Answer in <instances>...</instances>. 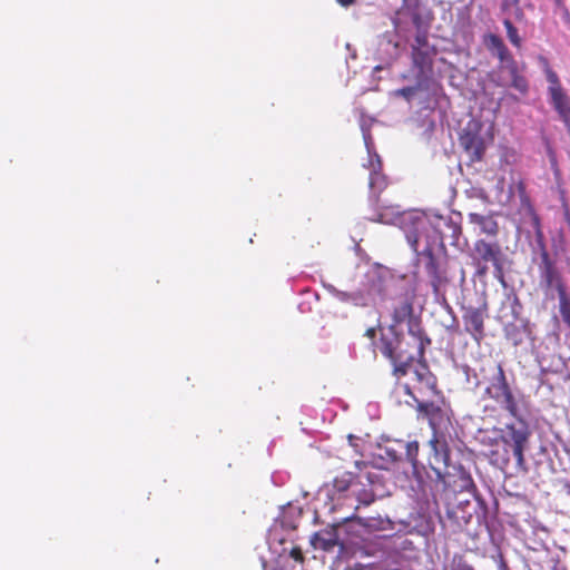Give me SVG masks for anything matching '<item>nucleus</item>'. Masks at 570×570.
<instances>
[{
    "label": "nucleus",
    "mask_w": 570,
    "mask_h": 570,
    "mask_svg": "<svg viewBox=\"0 0 570 570\" xmlns=\"http://www.w3.org/2000/svg\"><path fill=\"white\" fill-rule=\"evenodd\" d=\"M371 220L399 226L415 254L416 264L423 266L433 293L438 295L449 283L448 254L443 235L433 226L425 214L417 209L400 210L385 208Z\"/></svg>",
    "instance_id": "nucleus-1"
},
{
    "label": "nucleus",
    "mask_w": 570,
    "mask_h": 570,
    "mask_svg": "<svg viewBox=\"0 0 570 570\" xmlns=\"http://www.w3.org/2000/svg\"><path fill=\"white\" fill-rule=\"evenodd\" d=\"M385 523L390 520H383L377 517L362 518L355 514L333 518L326 528L314 532L309 538L311 546L317 550H323L335 554V559H343L346 554L345 543L341 538V532L363 538L366 533L385 530Z\"/></svg>",
    "instance_id": "nucleus-2"
},
{
    "label": "nucleus",
    "mask_w": 570,
    "mask_h": 570,
    "mask_svg": "<svg viewBox=\"0 0 570 570\" xmlns=\"http://www.w3.org/2000/svg\"><path fill=\"white\" fill-rule=\"evenodd\" d=\"M392 281L387 272L371 271L365 274L361 285L351 292L341 291L325 281H322V286L342 303H350L356 307H368L375 305L377 299L386 298L387 287Z\"/></svg>",
    "instance_id": "nucleus-3"
},
{
    "label": "nucleus",
    "mask_w": 570,
    "mask_h": 570,
    "mask_svg": "<svg viewBox=\"0 0 570 570\" xmlns=\"http://www.w3.org/2000/svg\"><path fill=\"white\" fill-rule=\"evenodd\" d=\"M460 490L451 487V478L446 479L444 484H440L439 491L435 485L433 491L434 501L438 505H452L454 508L466 507L468 512L481 511V508H488L485 501L476 493L475 484L469 473L462 471L460 474Z\"/></svg>",
    "instance_id": "nucleus-4"
},
{
    "label": "nucleus",
    "mask_w": 570,
    "mask_h": 570,
    "mask_svg": "<svg viewBox=\"0 0 570 570\" xmlns=\"http://www.w3.org/2000/svg\"><path fill=\"white\" fill-rule=\"evenodd\" d=\"M429 469L428 471H422V480L424 479V474L434 482L436 491H439L440 484H444L448 478H452L449 473L450 466V449L448 445L446 436H432L429 440Z\"/></svg>",
    "instance_id": "nucleus-5"
},
{
    "label": "nucleus",
    "mask_w": 570,
    "mask_h": 570,
    "mask_svg": "<svg viewBox=\"0 0 570 570\" xmlns=\"http://www.w3.org/2000/svg\"><path fill=\"white\" fill-rule=\"evenodd\" d=\"M405 393L409 394L416 403L419 416L426 419L432 430V436H446L451 428L449 410L443 402H425L420 401L411 391L409 385L404 386Z\"/></svg>",
    "instance_id": "nucleus-6"
},
{
    "label": "nucleus",
    "mask_w": 570,
    "mask_h": 570,
    "mask_svg": "<svg viewBox=\"0 0 570 570\" xmlns=\"http://www.w3.org/2000/svg\"><path fill=\"white\" fill-rule=\"evenodd\" d=\"M444 512L439 513L440 522L443 528L449 529L451 532L456 533L468 530L469 525L475 523L478 525L487 524L489 513L488 508H481V511L468 512L466 507L459 505H443Z\"/></svg>",
    "instance_id": "nucleus-7"
},
{
    "label": "nucleus",
    "mask_w": 570,
    "mask_h": 570,
    "mask_svg": "<svg viewBox=\"0 0 570 570\" xmlns=\"http://www.w3.org/2000/svg\"><path fill=\"white\" fill-rule=\"evenodd\" d=\"M471 257L473 262L490 263L493 266V277L503 287H507L504 268L509 263V259L498 243H490L484 239H478L473 244Z\"/></svg>",
    "instance_id": "nucleus-8"
},
{
    "label": "nucleus",
    "mask_w": 570,
    "mask_h": 570,
    "mask_svg": "<svg viewBox=\"0 0 570 570\" xmlns=\"http://www.w3.org/2000/svg\"><path fill=\"white\" fill-rule=\"evenodd\" d=\"M513 417L515 421L507 424V430L502 440L507 450L510 449L512 451L517 465L519 468H523L525 463L524 451L528 449L531 431L525 420L519 414L518 409L517 416Z\"/></svg>",
    "instance_id": "nucleus-9"
},
{
    "label": "nucleus",
    "mask_w": 570,
    "mask_h": 570,
    "mask_svg": "<svg viewBox=\"0 0 570 570\" xmlns=\"http://www.w3.org/2000/svg\"><path fill=\"white\" fill-rule=\"evenodd\" d=\"M489 382L485 394L499 403L512 416H517L518 404L500 363L493 366V374Z\"/></svg>",
    "instance_id": "nucleus-10"
},
{
    "label": "nucleus",
    "mask_w": 570,
    "mask_h": 570,
    "mask_svg": "<svg viewBox=\"0 0 570 570\" xmlns=\"http://www.w3.org/2000/svg\"><path fill=\"white\" fill-rule=\"evenodd\" d=\"M383 459L386 458L390 462L395 463L402 461L403 458L411 464L412 474L419 483L422 482V471H425V465L417 461L419 442L397 441L393 445H386L382 449Z\"/></svg>",
    "instance_id": "nucleus-11"
},
{
    "label": "nucleus",
    "mask_w": 570,
    "mask_h": 570,
    "mask_svg": "<svg viewBox=\"0 0 570 570\" xmlns=\"http://www.w3.org/2000/svg\"><path fill=\"white\" fill-rule=\"evenodd\" d=\"M482 122L471 119L460 134V145L470 163L480 161L484 155L485 140L482 135Z\"/></svg>",
    "instance_id": "nucleus-12"
},
{
    "label": "nucleus",
    "mask_w": 570,
    "mask_h": 570,
    "mask_svg": "<svg viewBox=\"0 0 570 570\" xmlns=\"http://www.w3.org/2000/svg\"><path fill=\"white\" fill-rule=\"evenodd\" d=\"M413 66L419 70V76L423 77L432 71L433 59L438 53L434 46L430 45L428 35H415L414 42L411 45Z\"/></svg>",
    "instance_id": "nucleus-13"
},
{
    "label": "nucleus",
    "mask_w": 570,
    "mask_h": 570,
    "mask_svg": "<svg viewBox=\"0 0 570 570\" xmlns=\"http://www.w3.org/2000/svg\"><path fill=\"white\" fill-rule=\"evenodd\" d=\"M370 169V202L377 206L379 205V195L385 189L387 186L386 177L381 173L382 170V160L377 153L368 156V163L364 165Z\"/></svg>",
    "instance_id": "nucleus-14"
},
{
    "label": "nucleus",
    "mask_w": 570,
    "mask_h": 570,
    "mask_svg": "<svg viewBox=\"0 0 570 570\" xmlns=\"http://www.w3.org/2000/svg\"><path fill=\"white\" fill-rule=\"evenodd\" d=\"M422 107L411 118L413 125L422 129V135L429 138L436 126V102L429 96L425 101L421 102Z\"/></svg>",
    "instance_id": "nucleus-15"
},
{
    "label": "nucleus",
    "mask_w": 570,
    "mask_h": 570,
    "mask_svg": "<svg viewBox=\"0 0 570 570\" xmlns=\"http://www.w3.org/2000/svg\"><path fill=\"white\" fill-rule=\"evenodd\" d=\"M540 285L547 291L557 289L559 294L564 289L561 284L560 273L556 266V262L550 257L549 253H543L538 264Z\"/></svg>",
    "instance_id": "nucleus-16"
},
{
    "label": "nucleus",
    "mask_w": 570,
    "mask_h": 570,
    "mask_svg": "<svg viewBox=\"0 0 570 570\" xmlns=\"http://www.w3.org/2000/svg\"><path fill=\"white\" fill-rule=\"evenodd\" d=\"M381 474L376 472H366L358 474V479L354 484L352 494L356 497L358 503L370 505L375 500V492L373 487L380 483Z\"/></svg>",
    "instance_id": "nucleus-17"
},
{
    "label": "nucleus",
    "mask_w": 570,
    "mask_h": 570,
    "mask_svg": "<svg viewBox=\"0 0 570 570\" xmlns=\"http://www.w3.org/2000/svg\"><path fill=\"white\" fill-rule=\"evenodd\" d=\"M414 315V308H413V302L405 297L402 301H400L392 311V324L389 326V332L395 336V340L399 342L403 338V333L397 331L396 326L404 323L410 322V318H413Z\"/></svg>",
    "instance_id": "nucleus-18"
},
{
    "label": "nucleus",
    "mask_w": 570,
    "mask_h": 570,
    "mask_svg": "<svg viewBox=\"0 0 570 570\" xmlns=\"http://www.w3.org/2000/svg\"><path fill=\"white\" fill-rule=\"evenodd\" d=\"M550 102L570 134V98L561 86H549Z\"/></svg>",
    "instance_id": "nucleus-19"
},
{
    "label": "nucleus",
    "mask_w": 570,
    "mask_h": 570,
    "mask_svg": "<svg viewBox=\"0 0 570 570\" xmlns=\"http://www.w3.org/2000/svg\"><path fill=\"white\" fill-rule=\"evenodd\" d=\"M463 322L465 331L475 340H479L484 335V309L472 306L465 307Z\"/></svg>",
    "instance_id": "nucleus-20"
},
{
    "label": "nucleus",
    "mask_w": 570,
    "mask_h": 570,
    "mask_svg": "<svg viewBox=\"0 0 570 570\" xmlns=\"http://www.w3.org/2000/svg\"><path fill=\"white\" fill-rule=\"evenodd\" d=\"M377 53L382 60L390 63L400 56V45L392 36L385 35L379 42Z\"/></svg>",
    "instance_id": "nucleus-21"
},
{
    "label": "nucleus",
    "mask_w": 570,
    "mask_h": 570,
    "mask_svg": "<svg viewBox=\"0 0 570 570\" xmlns=\"http://www.w3.org/2000/svg\"><path fill=\"white\" fill-rule=\"evenodd\" d=\"M528 321L508 322L503 327L504 336L514 346H518L523 342L524 334L528 333Z\"/></svg>",
    "instance_id": "nucleus-22"
},
{
    "label": "nucleus",
    "mask_w": 570,
    "mask_h": 570,
    "mask_svg": "<svg viewBox=\"0 0 570 570\" xmlns=\"http://www.w3.org/2000/svg\"><path fill=\"white\" fill-rule=\"evenodd\" d=\"M392 95L404 98L409 104H412L413 101L423 102L430 96L428 90L422 87L421 82L415 86L396 89Z\"/></svg>",
    "instance_id": "nucleus-23"
},
{
    "label": "nucleus",
    "mask_w": 570,
    "mask_h": 570,
    "mask_svg": "<svg viewBox=\"0 0 570 570\" xmlns=\"http://www.w3.org/2000/svg\"><path fill=\"white\" fill-rule=\"evenodd\" d=\"M407 333L419 341V353L422 356L426 345L431 344V338L424 333L420 316H414L407 322Z\"/></svg>",
    "instance_id": "nucleus-24"
},
{
    "label": "nucleus",
    "mask_w": 570,
    "mask_h": 570,
    "mask_svg": "<svg viewBox=\"0 0 570 570\" xmlns=\"http://www.w3.org/2000/svg\"><path fill=\"white\" fill-rule=\"evenodd\" d=\"M446 232H439L443 235V240L445 238H451L450 245L454 246L459 250H463L465 246L468 245V240L465 237L462 236V229L461 226L453 223L452 220H449L445 223Z\"/></svg>",
    "instance_id": "nucleus-25"
},
{
    "label": "nucleus",
    "mask_w": 570,
    "mask_h": 570,
    "mask_svg": "<svg viewBox=\"0 0 570 570\" xmlns=\"http://www.w3.org/2000/svg\"><path fill=\"white\" fill-rule=\"evenodd\" d=\"M358 475L352 472H344L333 480V490L337 494H343L345 492L352 493L354 484L356 483Z\"/></svg>",
    "instance_id": "nucleus-26"
},
{
    "label": "nucleus",
    "mask_w": 570,
    "mask_h": 570,
    "mask_svg": "<svg viewBox=\"0 0 570 570\" xmlns=\"http://www.w3.org/2000/svg\"><path fill=\"white\" fill-rule=\"evenodd\" d=\"M485 45L489 48V50L497 55L501 62L504 61L505 59H509V57L512 56L507 46L504 45L503 40L498 35L489 33L485 37Z\"/></svg>",
    "instance_id": "nucleus-27"
},
{
    "label": "nucleus",
    "mask_w": 570,
    "mask_h": 570,
    "mask_svg": "<svg viewBox=\"0 0 570 570\" xmlns=\"http://www.w3.org/2000/svg\"><path fill=\"white\" fill-rule=\"evenodd\" d=\"M470 223L478 225L482 233L488 235H495L498 232V224L491 216L481 215L478 213L469 214Z\"/></svg>",
    "instance_id": "nucleus-28"
},
{
    "label": "nucleus",
    "mask_w": 570,
    "mask_h": 570,
    "mask_svg": "<svg viewBox=\"0 0 570 570\" xmlns=\"http://www.w3.org/2000/svg\"><path fill=\"white\" fill-rule=\"evenodd\" d=\"M283 514L281 519L282 527L288 530L296 529L295 517L302 513V509L293 505L292 503H287L286 507H283Z\"/></svg>",
    "instance_id": "nucleus-29"
},
{
    "label": "nucleus",
    "mask_w": 570,
    "mask_h": 570,
    "mask_svg": "<svg viewBox=\"0 0 570 570\" xmlns=\"http://www.w3.org/2000/svg\"><path fill=\"white\" fill-rule=\"evenodd\" d=\"M380 341H381L380 351L390 361H395V357L399 356L400 354H402L401 352H399V346H400L401 340L397 342L395 340V336H393V338L390 340V338L385 337L384 335H382Z\"/></svg>",
    "instance_id": "nucleus-30"
},
{
    "label": "nucleus",
    "mask_w": 570,
    "mask_h": 570,
    "mask_svg": "<svg viewBox=\"0 0 570 570\" xmlns=\"http://www.w3.org/2000/svg\"><path fill=\"white\" fill-rule=\"evenodd\" d=\"M413 360L412 356H409L406 358L403 357L402 354L395 357V361H391L393 364V374L397 377L405 375L407 373L409 363Z\"/></svg>",
    "instance_id": "nucleus-31"
},
{
    "label": "nucleus",
    "mask_w": 570,
    "mask_h": 570,
    "mask_svg": "<svg viewBox=\"0 0 570 570\" xmlns=\"http://www.w3.org/2000/svg\"><path fill=\"white\" fill-rule=\"evenodd\" d=\"M360 126L363 135L364 145L367 150V155L371 156L372 154L376 153V150L374 147L373 138L370 132V124H367L365 119H362Z\"/></svg>",
    "instance_id": "nucleus-32"
},
{
    "label": "nucleus",
    "mask_w": 570,
    "mask_h": 570,
    "mask_svg": "<svg viewBox=\"0 0 570 570\" xmlns=\"http://www.w3.org/2000/svg\"><path fill=\"white\" fill-rule=\"evenodd\" d=\"M503 26L507 30V36H508V39L510 40V42L514 47L520 48L522 40L518 33V29L513 26V23L511 22L510 19H504Z\"/></svg>",
    "instance_id": "nucleus-33"
},
{
    "label": "nucleus",
    "mask_w": 570,
    "mask_h": 570,
    "mask_svg": "<svg viewBox=\"0 0 570 570\" xmlns=\"http://www.w3.org/2000/svg\"><path fill=\"white\" fill-rule=\"evenodd\" d=\"M560 313L563 321L570 326V299L567 298L564 289L559 294Z\"/></svg>",
    "instance_id": "nucleus-34"
},
{
    "label": "nucleus",
    "mask_w": 570,
    "mask_h": 570,
    "mask_svg": "<svg viewBox=\"0 0 570 570\" xmlns=\"http://www.w3.org/2000/svg\"><path fill=\"white\" fill-rule=\"evenodd\" d=\"M511 87L522 95L529 90L528 80L522 75H515V77L511 78Z\"/></svg>",
    "instance_id": "nucleus-35"
},
{
    "label": "nucleus",
    "mask_w": 570,
    "mask_h": 570,
    "mask_svg": "<svg viewBox=\"0 0 570 570\" xmlns=\"http://www.w3.org/2000/svg\"><path fill=\"white\" fill-rule=\"evenodd\" d=\"M509 299H511V316H512L513 321H527L525 318H523L521 316L522 305H521L518 296L513 295L512 298L509 297Z\"/></svg>",
    "instance_id": "nucleus-36"
},
{
    "label": "nucleus",
    "mask_w": 570,
    "mask_h": 570,
    "mask_svg": "<svg viewBox=\"0 0 570 570\" xmlns=\"http://www.w3.org/2000/svg\"><path fill=\"white\" fill-rule=\"evenodd\" d=\"M451 570H474V568L466 562V560L462 556H454Z\"/></svg>",
    "instance_id": "nucleus-37"
},
{
    "label": "nucleus",
    "mask_w": 570,
    "mask_h": 570,
    "mask_svg": "<svg viewBox=\"0 0 570 570\" xmlns=\"http://www.w3.org/2000/svg\"><path fill=\"white\" fill-rule=\"evenodd\" d=\"M534 253H539V256L540 258H542V254L543 253H549L547 247H546V243H544V236H543V233L538 229L535 232V247H534Z\"/></svg>",
    "instance_id": "nucleus-38"
},
{
    "label": "nucleus",
    "mask_w": 570,
    "mask_h": 570,
    "mask_svg": "<svg viewBox=\"0 0 570 570\" xmlns=\"http://www.w3.org/2000/svg\"><path fill=\"white\" fill-rule=\"evenodd\" d=\"M424 381L422 382L429 390L436 392V377L429 371L428 366L423 364Z\"/></svg>",
    "instance_id": "nucleus-39"
},
{
    "label": "nucleus",
    "mask_w": 570,
    "mask_h": 570,
    "mask_svg": "<svg viewBox=\"0 0 570 570\" xmlns=\"http://www.w3.org/2000/svg\"><path fill=\"white\" fill-rule=\"evenodd\" d=\"M412 22L416 29L415 35H420V32H423V35H428V28L423 26V20L419 12H414L412 14Z\"/></svg>",
    "instance_id": "nucleus-40"
},
{
    "label": "nucleus",
    "mask_w": 570,
    "mask_h": 570,
    "mask_svg": "<svg viewBox=\"0 0 570 570\" xmlns=\"http://www.w3.org/2000/svg\"><path fill=\"white\" fill-rule=\"evenodd\" d=\"M503 62L507 63L505 68L508 69L511 78L515 77V75H520L518 62L513 59L512 56H510L509 59H505Z\"/></svg>",
    "instance_id": "nucleus-41"
},
{
    "label": "nucleus",
    "mask_w": 570,
    "mask_h": 570,
    "mask_svg": "<svg viewBox=\"0 0 570 570\" xmlns=\"http://www.w3.org/2000/svg\"><path fill=\"white\" fill-rule=\"evenodd\" d=\"M547 80L550 86H560L558 75L550 69L547 71Z\"/></svg>",
    "instance_id": "nucleus-42"
},
{
    "label": "nucleus",
    "mask_w": 570,
    "mask_h": 570,
    "mask_svg": "<svg viewBox=\"0 0 570 570\" xmlns=\"http://www.w3.org/2000/svg\"><path fill=\"white\" fill-rule=\"evenodd\" d=\"M474 264L476 265V275H479V276L487 275V273L489 272V266H488L489 263L474 262Z\"/></svg>",
    "instance_id": "nucleus-43"
},
{
    "label": "nucleus",
    "mask_w": 570,
    "mask_h": 570,
    "mask_svg": "<svg viewBox=\"0 0 570 570\" xmlns=\"http://www.w3.org/2000/svg\"><path fill=\"white\" fill-rule=\"evenodd\" d=\"M350 444L355 449L356 452H360L357 441L358 439L352 434L347 436Z\"/></svg>",
    "instance_id": "nucleus-44"
},
{
    "label": "nucleus",
    "mask_w": 570,
    "mask_h": 570,
    "mask_svg": "<svg viewBox=\"0 0 570 570\" xmlns=\"http://www.w3.org/2000/svg\"><path fill=\"white\" fill-rule=\"evenodd\" d=\"M464 373L468 382H470V379H472L471 373H473L474 379H476L475 372L470 366H464Z\"/></svg>",
    "instance_id": "nucleus-45"
},
{
    "label": "nucleus",
    "mask_w": 570,
    "mask_h": 570,
    "mask_svg": "<svg viewBox=\"0 0 570 570\" xmlns=\"http://www.w3.org/2000/svg\"><path fill=\"white\" fill-rule=\"evenodd\" d=\"M365 335H366L368 338H371V340L375 338V337H376V327H370V328H367V330H366V332H365Z\"/></svg>",
    "instance_id": "nucleus-46"
},
{
    "label": "nucleus",
    "mask_w": 570,
    "mask_h": 570,
    "mask_svg": "<svg viewBox=\"0 0 570 570\" xmlns=\"http://www.w3.org/2000/svg\"><path fill=\"white\" fill-rule=\"evenodd\" d=\"M513 6L514 4L511 2V0H503L501 2V10H503V11L509 10Z\"/></svg>",
    "instance_id": "nucleus-47"
},
{
    "label": "nucleus",
    "mask_w": 570,
    "mask_h": 570,
    "mask_svg": "<svg viewBox=\"0 0 570 570\" xmlns=\"http://www.w3.org/2000/svg\"><path fill=\"white\" fill-rule=\"evenodd\" d=\"M415 374H416L417 380H419L420 382H423V381H424V370H423V365H422L420 368H417V370L415 371Z\"/></svg>",
    "instance_id": "nucleus-48"
},
{
    "label": "nucleus",
    "mask_w": 570,
    "mask_h": 570,
    "mask_svg": "<svg viewBox=\"0 0 570 570\" xmlns=\"http://www.w3.org/2000/svg\"><path fill=\"white\" fill-rule=\"evenodd\" d=\"M342 7H348L354 3L355 0H336Z\"/></svg>",
    "instance_id": "nucleus-49"
},
{
    "label": "nucleus",
    "mask_w": 570,
    "mask_h": 570,
    "mask_svg": "<svg viewBox=\"0 0 570 570\" xmlns=\"http://www.w3.org/2000/svg\"><path fill=\"white\" fill-rule=\"evenodd\" d=\"M499 558H500V570H508V566L504 563V561L502 560V556L499 554Z\"/></svg>",
    "instance_id": "nucleus-50"
},
{
    "label": "nucleus",
    "mask_w": 570,
    "mask_h": 570,
    "mask_svg": "<svg viewBox=\"0 0 570 570\" xmlns=\"http://www.w3.org/2000/svg\"><path fill=\"white\" fill-rule=\"evenodd\" d=\"M515 17L517 19H521L523 17V11L520 8H517L515 10Z\"/></svg>",
    "instance_id": "nucleus-51"
},
{
    "label": "nucleus",
    "mask_w": 570,
    "mask_h": 570,
    "mask_svg": "<svg viewBox=\"0 0 570 570\" xmlns=\"http://www.w3.org/2000/svg\"><path fill=\"white\" fill-rule=\"evenodd\" d=\"M335 510H336V505H335V504H332V505L330 507V512H334Z\"/></svg>",
    "instance_id": "nucleus-52"
},
{
    "label": "nucleus",
    "mask_w": 570,
    "mask_h": 570,
    "mask_svg": "<svg viewBox=\"0 0 570 570\" xmlns=\"http://www.w3.org/2000/svg\"><path fill=\"white\" fill-rule=\"evenodd\" d=\"M292 557L295 558L296 560L298 559V557L295 553V550H292Z\"/></svg>",
    "instance_id": "nucleus-53"
},
{
    "label": "nucleus",
    "mask_w": 570,
    "mask_h": 570,
    "mask_svg": "<svg viewBox=\"0 0 570 570\" xmlns=\"http://www.w3.org/2000/svg\"><path fill=\"white\" fill-rule=\"evenodd\" d=\"M511 2H512L513 4H519V3H520V0H511Z\"/></svg>",
    "instance_id": "nucleus-54"
},
{
    "label": "nucleus",
    "mask_w": 570,
    "mask_h": 570,
    "mask_svg": "<svg viewBox=\"0 0 570 570\" xmlns=\"http://www.w3.org/2000/svg\"><path fill=\"white\" fill-rule=\"evenodd\" d=\"M382 69V66H376L375 67V70H381Z\"/></svg>",
    "instance_id": "nucleus-55"
},
{
    "label": "nucleus",
    "mask_w": 570,
    "mask_h": 570,
    "mask_svg": "<svg viewBox=\"0 0 570 570\" xmlns=\"http://www.w3.org/2000/svg\"><path fill=\"white\" fill-rule=\"evenodd\" d=\"M346 49L350 50L351 49V45L350 43H346Z\"/></svg>",
    "instance_id": "nucleus-56"
},
{
    "label": "nucleus",
    "mask_w": 570,
    "mask_h": 570,
    "mask_svg": "<svg viewBox=\"0 0 570 570\" xmlns=\"http://www.w3.org/2000/svg\"><path fill=\"white\" fill-rule=\"evenodd\" d=\"M479 384H480V382L476 380V381H475V383H474V385H475V386H479Z\"/></svg>",
    "instance_id": "nucleus-57"
}]
</instances>
